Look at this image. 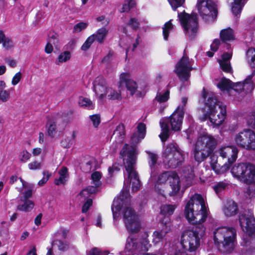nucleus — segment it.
<instances>
[{
  "label": "nucleus",
  "mask_w": 255,
  "mask_h": 255,
  "mask_svg": "<svg viewBox=\"0 0 255 255\" xmlns=\"http://www.w3.org/2000/svg\"><path fill=\"white\" fill-rule=\"evenodd\" d=\"M184 215L188 222L196 226L183 231L181 237V244L186 251H196L200 246L205 235V228L202 224L207 217V210L203 197L195 194L186 203Z\"/></svg>",
  "instance_id": "obj_1"
},
{
  "label": "nucleus",
  "mask_w": 255,
  "mask_h": 255,
  "mask_svg": "<svg viewBox=\"0 0 255 255\" xmlns=\"http://www.w3.org/2000/svg\"><path fill=\"white\" fill-rule=\"evenodd\" d=\"M137 131H135L131 137V143L132 145L128 146L125 144L120 152V157L123 158L124 161L125 168L127 174L125 173V181L127 182L124 183V188L121 192H128L129 183L132 185V191L133 192L138 191L140 187V182L137 172L135 170L137 149L135 145L138 143L144 138L146 133V126L142 123H140L137 126ZM129 193V192H128Z\"/></svg>",
  "instance_id": "obj_2"
},
{
  "label": "nucleus",
  "mask_w": 255,
  "mask_h": 255,
  "mask_svg": "<svg viewBox=\"0 0 255 255\" xmlns=\"http://www.w3.org/2000/svg\"><path fill=\"white\" fill-rule=\"evenodd\" d=\"M122 210L124 221L127 230L130 233H136L140 228L137 215L130 207V196L128 191H123L122 194L114 200L112 206L113 218L119 217V212Z\"/></svg>",
  "instance_id": "obj_3"
},
{
  "label": "nucleus",
  "mask_w": 255,
  "mask_h": 255,
  "mask_svg": "<svg viewBox=\"0 0 255 255\" xmlns=\"http://www.w3.org/2000/svg\"><path fill=\"white\" fill-rule=\"evenodd\" d=\"M208 99L205 102V109L206 113L200 116L201 113H204V110L199 111V119L202 121H205L209 119L210 122L215 126H219L224 122L226 114V107L222 105V103L218 101L213 95L208 94L203 89L202 97L205 100Z\"/></svg>",
  "instance_id": "obj_4"
},
{
  "label": "nucleus",
  "mask_w": 255,
  "mask_h": 255,
  "mask_svg": "<svg viewBox=\"0 0 255 255\" xmlns=\"http://www.w3.org/2000/svg\"><path fill=\"white\" fill-rule=\"evenodd\" d=\"M239 222L246 232L241 243L242 253L245 255H252L255 253V219L251 214H242Z\"/></svg>",
  "instance_id": "obj_5"
},
{
  "label": "nucleus",
  "mask_w": 255,
  "mask_h": 255,
  "mask_svg": "<svg viewBox=\"0 0 255 255\" xmlns=\"http://www.w3.org/2000/svg\"><path fill=\"white\" fill-rule=\"evenodd\" d=\"M150 180L154 183V189L155 191L162 196L166 194L165 185L168 181L172 189L169 194L170 196H174L177 194L180 189L179 177L177 174L174 171H167L160 173L156 178V172L153 179L150 177Z\"/></svg>",
  "instance_id": "obj_6"
},
{
  "label": "nucleus",
  "mask_w": 255,
  "mask_h": 255,
  "mask_svg": "<svg viewBox=\"0 0 255 255\" xmlns=\"http://www.w3.org/2000/svg\"><path fill=\"white\" fill-rule=\"evenodd\" d=\"M217 145V139L211 135L199 136L192 151L194 159L198 162L204 161L212 153Z\"/></svg>",
  "instance_id": "obj_7"
},
{
  "label": "nucleus",
  "mask_w": 255,
  "mask_h": 255,
  "mask_svg": "<svg viewBox=\"0 0 255 255\" xmlns=\"http://www.w3.org/2000/svg\"><path fill=\"white\" fill-rule=\"evenodd\" d=\"M214 240L219 250L223 253L231 252L235 245L236 230L231 227H222L214 232Z\"/></svg>",
  "instance_id": "obj_8"
},
{
  "label": "nucleus",
  "mask_w": 255,
  "mask_h": 255,
  "mask_svg": "<svg viewBox=\"0 0 255 255\" xmlns=\"http://www.w3.org/2000/svg\"><path fill=\"white\" fill-rule=\"evenodd\" d=\"M184 114L175 111L168 118L162 119L159 122L161 132L159 137L162 142H165L168 138L170 134L169 126L172 130L178 131L181 130Z\"/></svg>",
  "instance_id": "obj_9"
},
{
  "label": "nucleus",
  "mask_w": 255,
  "mask_h": 255,
  "mask_svg": "<svg viewBox=\"0 0 255 255\" xmlns=\"http://www.w3.org/2000/svg\"><path fill=\"white\" fill-rule=\"evenodd\" d=\"M93 87L95 93L102 101L106 98L112 100L122 99L120 91L108 87L105 79L102 76H98L95 79L93 82Z\"/></svg>",
  "instance_id": "obj_10"
},
{
  "label": "nucleus",
  "mask_w": 255,
  "mask_h": 255,
  "mask_svg": "<svg viewBox=\"0 0 255 255\" xmlns=\"http://www.w3.org/2000/svg\"><path fill=\"white\" fill-rule=\"evenodd\" d=\"M163 162L169 168H175L184 161L183 155L175 143H168L162 153Z\"/></svg>",
  "instance_id": "obj_11"
},
{
  "label": "nucleus",
  "mask_w": 255,
  "mask_h": 255,
  "mask_svg": "<svg viewBox=\"0 0 255 255\" xmlns=\"http://www.w3.org/2000/svg\"><path fill=\"white\" fill-rule=\"evenodd\" d=\"M233 176L240 181L251 184L255 182V166L251 164H235L231 170Z\"/></svg>",
  "instance_id": "obj_12"
},
{
  "label": "nucleus",
  "mask_w": 255,
  "mask_h": 255,
  "mask_svg": "<svg viewBox=\"0 0 255 255\" xmlns=\"http://www.w3.org/2000/svg\"><path fill=\"white\" fill-rule=\"evenodd\" d=\"M150 246L146 238H143L140 241L139 244L137 239L128 238L125 247V253L127 255H138L140 254L145 255V253L140 252L147 251Z\"/></svg>",
  "instance_id": "obj_13"
},
{
  "label": "nucleus",
  "mask_w": 255,
  "mask_h": 255,
  "mask_svg": "<svg viewBox=\"0 0 255 255\" xmlns=\"http://www.w3.org/2000/svg\"><path fill=\"white\" fill-rule=\"evenodd\" d=\"M197 7L199 14L205 21L214 20L217 10L216 5L211 0H198Z\"/></svg>",
  "instance_id": "obj_14"
},
{
  "label": "nucleus",
  "mask_w": 255,
  "mask_h": 255,
  "mask_svg": "<svg viewBox=\"0 0 255 255\" xmlns=\"http://www.w3.org/2000/svg\"><path fill=\"white\" fill-rule=\"evenodd\" d=\"M178 17L186 34L190 38H193L198 30V24L197 14L189 15L186 13H178Z\"/></svg>",
  "instance_id": "obj_15"
},
{
  "label": "nucleus",
  "mask_w": 255,
  "mask_h": 255,
  "mask_svg": "<svg viewBox=\"0 0 255 255\" xmlns=\"http://www.w3.org/2000/svg\"><path fill=\"white\" fill-rule=\"evenodd\" d=\"M234 140L239 146L255 150V133L251 129H244L239 132L235 135Z\"/></svg>",
  "instance_id": "obj_16"
},
{
  "label": "nucleus",
  "mask_w": 255,
  "mask_h": 255,
  "mask_svg": "<svg viewBox=\"0 0 255 255\" xmlns=\"http://www.w3.org/2000/svg\"><path fill=\"white\" fill-rule=\"evenodd\" d=\"M193 69L189 57L184 52L180 60L177 63L175 71L182 81H186L190 77V72Z\"/></svg>",
  "instance_id": "obj_17"
},
{
  "label": "nucleus",
  "mask_w": 255,
  "mask_h": 255,
  "mask_svg": "<svg viewBox=\"0 0 255 255\" xmlns=\"http://www.w3.org/2000/svg\"><path fill=\"white\" fill-rule=\"evenodd\" d=\"M168 218H165L162 221L163 224L161 230H157L153 233L152 242L154 244H158L163 241L166 235L171 231V223Z\"/></svg>",
  "instance_id": "obj_18"
},
{
  "label": "nucleus",
  "mask_w": 255,
  "mask_h": 255,
  "mask_svg": "<svg viewBox=\"0 0 255 255\" xmlns=\"http://www.w3.org/2000/svg\"><path fill=\"white\" fill-rule=\"evenodd\" d=\"M255 75V70L247 76L244 81L235 83V90L237 92L244 91L246 93L252 92L255 88V83L253 80Z\"/></svg>",
  "instance_id": "obj_19"
},
{
  "label": "nucleus",
  "mask_w": 255,
  "mask_h": 255,
  "mask_svg": "<svg viewBox=\"0 0 255 255\" xmlns=\"http://www.w3.org/2000/svg\"><path fill=\"white\" fill-rule=\"evenodd\" d=\"M67 114L65 113H59L52 119L49 120L46 126L48 135L50 137H54L57 131V124L58 121L61 119L66 121Z\"/></svg>",
  "instance_id": "obj_20"
},
{
  "label": "nucleus",
  "mask_w": 255,
  "mask_h": 255,
  "mask_svg": "<svg viewBox=\"0 0 255 255\" xmlns=\"http://www.w3.org/2000/svg\"><path fill=\"white\" fill-rule=\"evenodd\" d=\"M129 72L123 73L120 75L119 83L120 86L125 85L131 95H133L137 89V84L135 82L130 78Z\"/></svg>",
  "instance_id": "obj_21"
},
{
  "label": "nucleus",
  "mask_w": 255,
  "mask_h": 255,
  "mask_svg": "<svg viewBox=\"0 0 255 255\" xmlns=\"http://www.w3.org/2000/svg\"><path fill=\"white\" fill-rule=\"evenodd\" d=\"M169 98V91L167 90L165 92H158L154 99V102H157L158 105L156 106L158 108L160 113H162L166 107L165 103L168 101Z\"/></svg>",
  "instance_id": "obj_22"
},
{
  "label": "nucleus",
  "mask_w": 255,
  "mask_h": 255,
  "mask_svg": "<svg viewBox=\"0 0 255 255\" xmlns=\"http://www.w3.org/2000/svg\"><path fill=\"white\" fill-rule=\"evenodd\" d=\"M231 57V53H224L222 56V59L218 60L220 67L225 72L231 73L232 72L230 61Z\"/></svg>",
  "instance_id": "obj_23"
},
{
  "label": "nucleus",
  "mask_w": 255,
  "mask_h": 255,
  "mask_svg": "<svg viewBox=\"0 0 255 255\" xmlns=\"http://www.w3.org/2000/svg\"><path fill=\"white\" fill-rule=\"evenodd\" d=\"M225 215L227 217H231L237 213L238 209L237 204L233 200L226 202L223 209Z\"/></svg>",
  "instance_id": "obj_24"
},
{
  "label": "nucleus",
  "mask_w": 255,
  "mask_h": 255,
  "mask_svg": "<svg viewBox=\"0 0 255 255\" xmlns=\"http://www.w3.org/2000/svg\"><path fill=\"white\" fill-rule=\"evenodd\" d=\"M148 154V164L151 170V177L153 179L155 175V172L157 167V155L150 151H146Z\"/></svg>",
  "instance_id": "obj_25"
},
{
  "label": "nucleus",
  "mask_w": 255,
  "mask_h": 255,
  "mask_svg": "<svg viewBox=\"0 0 255 255\" xmlns=\"http://www.w3.org/2000/svg\"><path fill=\"white\" fill-rule=\"evenodd\" d=\"M125 135V127L123 124H120L117 126L114 131L113 136L117 140V142L122 143Z\"/></svg>",
  "instance_id": "obj_26"
},
{
  "label": "nucleus",
  "mask_w": 255,
  "mask_h": 255,
  "mask_svg": "<svg viewBox=\"0 0 255 255\" xmlns=\"http://www.w3.org/2000/svg\"><path fill=\"white\" fill-rule=\"evenodd\" d=\"M59 177L56 178L54 180V183L56 185H64L68 177V169L66 167H62L58 171Z\"/></svg>",
  "instance_id": "obj_27"
},
{
  "label": "nucleus",
  "mask_w": 255,
  "mask_h": 255,
  "mask_svg": "<svg viewBox=\"0 0 255 255\" xmlns=\"http://www.w3.org/2000/svg\"><path fill=\"white\" fill-rule=\"evenodd\" d=\"M232 152L228 153L227 156V162L224 164L226 168H229L230 166L234 163L238 157L239 149L237 147H233Z\"/></svg>",
  "instance_id": "obj_28"
},
{
  "label": "nucleus",
  "mask_w": 255,
  "mask_h": 255,
  "mask_svg": "<svg viewBox=\"0 0 255 255\" xmlns=\"http://www.w3.org/2000/svg\"><path fill=\"white\" fill-rule=\"evenodd\" d=\"M246 3L245 0H234L232 3L231 10L235 16L240 15Z\"/></svg>",
  "instance_id": "obj_29"
},
{
  "label": "nucleus",
  "mask_w": 255,
  "mask_h": 255,
  "mask_svg": "<svg viewBox=\"0 0 255 255\" xmlns=\"http://www.w3.org/2000/svg\"><path fill=\"white\" fill-rule=\"evenodd\" d=\"M108 33V30L105 27H103L99 29L95 33L91 36H93L94 41L96 40L99 43H102L103 42Z\"/></svg>",
  "instance_id": "obj_30"
},
{
  "label": "nucleus",
  "mask_w": 255,
  "mask_h": 255,
  "mask_svg": "<svg viewBox=\"0 0 255 255\" xmlns=\"http://www.w3.org/2000/svg\"><path fill=\"white\" fill-rule=\"evenodd\" d=\"M220 38L224 42L233 40L234 39L233 30L231 28L222 30L220 32Z\"/></svg>",
  "instance_id": "obj_31"
},
{
  "label": "nucleus",
  "mask_w": 255,
  "mask_h": 255,
  "mask_svg": "<svg viewBox=\"0 0 255 255\" xmlns=\"http://www.w3.org/2000/svg\"><path fill=\"white\" fill-rule=\"evenodd\" d=\"M77 135V132L73 131L70 136H66L61 141V145L64 148L70 147L75 142Z\"/></svg>",
  "instance_id": "obj_32"
},
{
  "label": "nucleus",
  "mask_w": 255,
  "mask_h": 255,
  "mask_svg": "<svg viewBox=\"0 0 255 255\" xmlns=\"http://www.w3.org/2000/svg\"><path fill=\"white\" fill-rule=\"evenodd\" d=\"M22 204H19L17 206L18 210L24 212H29L31 210L34 206V204L31 200H20Z\"/></svg>",
  "instance_id": "obj_33"
},
{
  "label": "nucleus",
  "mask_w": 255,
  "mask_h": 255,
  "mask_svg": "<svg viewBox=\"0 0 255 255\" xmlns=\"http://www.w3.org/2000/svg\"><path fill=\"white\" fill-rule=\"evenodd\" d=\"M235 83H233L231 81L228 79H222L218 84V87L221 91L228 90L230 88H232L235 90L234 85Z\"/></svg>",
  "instance_id": "obj_34"
},
{
  "label": "nucleus",
  "mask_w": 255,
  "mask_h": 255,
  "mask_svg": "<svg viewBox=\"0 0 255 255\" xmlns=\"http://www.w3.org/2000/svg\"><path fill=\"white\" fill-rule=\"evenodd\" d=\"M234 145L221 146L218 148L216 153L222 158H227V154L232 152Z\"/></svg>",
  "instance_id": "obj_35"
},
{
  "label": "nucleus",
  "mask_w": 255,
  "mask_h": 255,
  "mask_svg": "<svg viewBox=\"0 0 255 255\" xmlns=\"http://www.w3.org/2000/svg\"><path fill=\"white\" fill-rule=\"evenodd\" d=\"M248 64L252 68H255V48H251L246 52Z\"/></svg>",
  "instance_id": "obj_36"
},
{
  "label": "nucleus",
  "mask_w": 255,
  "mask_h": 255,
  "mask_svg": "<svg viewBox=\"0 0 255 255\" xmlns=\"http://www.w3.org/2000/svg\"><path fill=\"white\" fill-rule=\"evenodd\" d=\"M99 186H89L87 188L83 190L80 193L81 196L87 198L90 196L91 194L97 192Z\"/></svg>",
  "instance_id": "obj_37"
},
{
  "label": "nucleus",
  "mask_w": 255,
  "mask_h": 255,
  "mask_svg": "<svg viewBox=\"0 0 255 255\" xmlns=\"http://www.w3.org/2000/svg\"><path fill=\"white\" fill-rule=\"evenodd\" d=\"M71 57V53L68 51H65L61 52L57 57L56 63L58 64L59 63L66 62L70 59Z\"/></svg>",
  "instance_id": "obj_38"
},
{
  "label": "nucleus",
  "mask_w": 255,
  "mask_h": 255,
  "mask_svg": "<svg viewBox=\"0 0 255 255\" xmlns=\"http://www.w3.org/2000/svg\"><path fill=\"white\" fill-rule=\"evenodd\" d=\"M176 208L175 205H164L161 207L160 213L163 215L172 214Z\"/></svg>",
  "instance_id": "obj_39"
},
{
  "label": "nucleus",
  "mask_w": 255,
  "mask_h": 255,
  "mask_svg": "<svg viewBox=\"0 0 255 255\" xmlns=\"http://www.w3.org/2000/svg\"><path fill=\"white\" fill-rule=\"evenodd\" d=\"M163 29V34L164 39L165 40H167L169 33L173 29V26L171 23V20L166 22L162 28Z\"/></svg>",
  "instance_id": "obj_40"
},
{
  "label": "nucleus",
  "mask_w": 255,
  "mask_h": 255,
  "mask_svg": "<svg viewBox=\"0 0 255 255\" xmlns=\"http://www.w3.org/2000/svg\"><path fill=\"white\" fill-rule=\"evenodd\" d=\"M79 104L80 106L86 107L89 109H93L94 107L92 101L89 99L83 97L79 98Z\"/></svg>",
  "instance_id": "obj_41"
},
{
  "label": "nucleus",
  "mask_w": 255,
  "mask_h": 255,
  "mask_svg": "<svg viewBox=\"0 0 255 255\" xmlns=\"http://www.w3.org/2000/svg\"><path fill=\"white\" fill-rule=\"evenodd\" d=\"M57 42V39L56 38V34L52 35L51 38L50 39L49 41L46 44L45 47V51L46 53L50 54L53 51L52 44H55Z\"/></svg>",
  "instance_id": "obj_42"
},
{
  "label": "nucleus",
  "mask_w": 255,
  "mask_h": 255,
  "mask_svg": "<svg viewBox=\"0 0 255 255\" xmlns=\"http://www.w3.org/2000/svg\"><path fill=\"white\" fill-rule=\"evenodd\" d=\"M52 247L57 246L58 249L62 251H66L69 248V244L67 242H63L61 240H55L52 244Z\"/></svg>",
  "instance_id": "obj_43"
},
{
  "label": "nucleus",
  "mask_w": 255,
  "mask_h": 255,
  "mask_svg": "<svg viewBox=\"0 0 255 255\" xmlns=\"http://www.w3.org/2000/svg\"><path fill=\"white\" fill-rule=\"evenodd\" d=\"M101 173L99 171H95L91 175V179L93 184L96 186H100L101 185Z\"/></svg>",
  "instance_id": "obj_44"
},
{
  "label": "nucleus",
  "mask_w": 255,
  "mask_h": 255,
  "mask_svg": "<svg viewBox=\"0 0 255 255\" xmlns=\"http://www.w3.org/2000/svg\"><path fill=\"white\" fill-rule=\"evenodd\" d=\"M31 156V153L27 150H23L19 153L18 158L21 162L25 163L30 159Z\"/></svg>",
  "instance_id": "obj_45"
},
{
  "label": "nucleus",
  "mask_w": 255,
  "mask_h": 255,
  "mask_svg": "<svg viewBox=\"0 0 255 255\" xmlns=\"http://www.w3.org/2000/svg\"><path fill=\"white\" fill-rule=\"evenodd\" d=\"M135 1L134 0H127L125 1V2L123 5L122 10L121 12H127L130 10V8H132L135 5Z\"/></svg>",
  "instance_id": "obj_46"
},
{
  "label": "nucleus",
  "mask_w": 255,
  "mask_h": 255,
  "mask_svg": "<svg viewBox=\"0 0 255 255\" xmlns=\"http://www.w3.org/2000/svg\"><path fill=\"white\" fill-rule=\"evenodd\" d=\"M26 190L23 192V195L20 197V200H29V198H31L32 195V187L30 185H28Z\"/></svg>",
  "instance_id": "obj_47"
},
{
  "label": "nucleus",
  "mask_w": 255,
  "mask_h": 255,
  "mask_svg": "<svg viewBox=\"0 0 255 255\" xmlns=\"http://www.w3.org/2000/svg\"><path fill=\"white\" fill-rule=\"evenodd\" d=\"M227 184L224 182H220L214 185L213 189L217 194H219L223 191L226 187Z\"/></svg>",
  "instance_id": "obj_48"
},
{
  "label": "nucleus",
  "mask_w": 255,
  "mask_h": 255,
  "mask_svg": "<svg viewBox=\"0 0 255 255\" xmlns=\"http://www.w3.org/2000/svg\"><path fill=\"white\" fill-rule=\"evenodd\" d=\"M10 98V93L8 91L3 90L0 91V101L5 103L9 100Z\"/></svg>",
  "instance_id": "obj_49"
},
{
  "label": "nucleus",
  "mask_w": 255,
  "mask_h": 255,
  "mask_svg": "<svg viewBox=\"0 0 255 255\" xmlns=\"http://www.w3.org/2000/svg\"><path fill=\"white\" fill-rule=\"evenodd\" d=\"M168 1L173 9L175 10L177 7L181 6L184 3L185 0H168Z\"/></svg>",
  "instance_id": "obj_50"
},
{
  "label": "nucleus",
  "mask_w": 255,
  "mask_h": 255,
  "mask_svg": "<svg viewBox=\"0 0 255 255\" xmlns=\"http://www.w3.org/2000/svg\"><path fill=\"white\" fill-rule=\"evenodd\" d=\"M94 41V38L93 36H89L82 46L81 49L83 51L87 50L88 49L90 48L91 44L93 43Z\"/></svg>",
  "instance_id": "obj_51"
},
{
  "label": "nucleus",
  "mask_w": 255,
  "mask_h": 255,
  "mask_svg": "<svg viewBox=\"0 0 255 255\" xmlns=\"http://www.w3.org/2000/svg\"><path fill=\"white\" fill-rule=\"evenodd\" d=\"M109 252L107 251L102 252L97 248H94L88 253V255H108Z\"/></svg>",
  "instance_id": "obj_52"
},
{
  "label": "nucleus",
  "mask_w": 255,
  "mask_h": 255,
  "mask_svg": "<svg viewBox=\"0 0 255 255\" xmlns=\"http://www.w3.org/2000/svg\"><path fill=\"white\" fill-rule=\"evenodd\" d=\"M28 168L30 170H39L41 168V163L36 160L33 161L28 164Z\"/></svg>",
  "instance_id": "obj_53"
},
{
  "label": "nucleus",
  "mask_w": 255,
  "mask_h": 255,
  "mask_svg": "<svg viewBox=\"0 0 255 255\" xmlns=\"http://www.w3.org/2000/svg\"><path fill=\"white\" fill-rule=\"evenodd\" d=\"M88 26V24L85 22H80L76 24L73 29L74 32H79L82 30L85 29Z\"/></svg>",
  "instance_id": "obj_54"
},
{
  "label": "nucleus",
  "mask_w": 255,
  "mask_h": 255,
  "mask_svg": "<svg viewBox=\"0 0 255 255\" xmlns=\"http://www.w3.org/2000/svg\"><path fill=\"white\" fill-rule=\"evenodd\" d=\"M90 119L94 127L97 128L100 123V117L99 115L90 116Z\"/></svg>",
  "instance_id": "obj_55"
},
{
  "label": "nucleus",
  "mask_w": 255,
  "mask_h": 255,
  "mask_svg": "<svg viewBox=\"0 0 255 255\" xmlns=\"http://www.w3.org/2000/svg\"><path fill=\"white\" fill-rule=\"evenodd\" d=\"M43 177L40 181H39L38 184L39 186H43L49 179L50 174L47 171H44L43 172Z\"/></svg>",
  "instance_id": "obj_56"
},
{
  "label": "nucleus",
  "mask_w": 255,
  "mask_h": 255,
  "mask_svg": "<svg viewBox=\"0 0 255 255\" xmlns=\"http://www.w3.org/2000/svg\"><path fill=\"white\" fill-rule=\"evenodd\" d=\"M187 102V98L183 97L182 98L181 104L178 106L176 111L179 112H182L184 114V107Z\"/></svg>",
  "instance_id": "obj_57"
},
{
  "label": "nucleus",
  "mask_w": 255,
  "mask_h": 255,
  "mask_svg": "<svg viewBox=\"0 0 255 255\" xmlns=\"http://www.w3.org/2000/svg\"><path fill=\"white\" fill-rule=\"evenodd\" d=\"M128 25L133 29H137L140 25L139 22L136 18H131L128 22Z\"/></svg>",
  "instance_id": "obj_58"
},
{
  "label": "nucleus",
  "mask_w": 255,
  "mask_h": 255,
  "mask_svg": "<svg viewBox=\"0 0 255 255\" xmlns=\"http://www.w3.org/2000/svg\"><path fill=\"white\" fill-rule=\"evenodd\" d=\"M21 77L22 75L20 72L16 73L12 78L11 81L12 85L13 86L17 85L20 81Z\"/></svg>",
  "instance_id": "obj_59"
},
{
  "label": "nucleus",
  "mask_w": 255,
  "mask_h": 255,
  "mask_svg": "<svg viewBox=\"0 0 255 255\" xmlns=\"http://www.w3.org/2000/svg\"><path fill=\"white\" fill-rule=\"evenodd\" d=\"M2 42L3 46L6 49L10 48L13 46L12 41L8 38H5Z\"/></svg>",
  "instance_id": "obj_60"
},
{
  "label": "nucleus",
  "mask_w": 255,
  "mask_h": 255,
  "mask_svg": "<svg viewBox=\"0 0 255 255\" xmlns=\"http://www.w3.org/2000/svg\"><path fill=\"white\" fill-rule=\"evenodd\" d=\"M247 124L250 128L255 129V112L248 119Z\"/></svg>",
  "instance_id": "obj_61"
},
{
  "label": "nucleus",
  "mask_w": 255,
  "mask_h": 255,
  "mask_svg": "<svg viewBox=\"0 0 255 255\" xmlns=\"http://www.w3.org/2000/svg\"><path fill=\"white\" fill-rule=\"evenodd\" d=\"M247 193L249 198L255 197V184L251 185L249 186L247 191Z\"/></svg>",
  "instance_id": "obj_62"
},
{
  "label": "nucleus",
  "mask_w": 255,
  "mask_h": 255,
  "mask_svg": "<svg viewBox=\"0 0 255 255\" xmlns=\"http://www.w3.org/2000/svg\"><path fill=\"white\" fill-rule=\"evenodd\" d=\"M92 204V200L91 199H89L87 200V201L83 205L82 207V212L86 213L89 210L90 207Z\"/></svg>",
  "instance_id": "obj_63"
},
{
  "label": "nucleus",
  "mask_w": 255,
  "mask_h": 255,
  "mask_svg": "<svg viewBox=\"0 0 255 255\" xmlns=\"http://www.w3.org/2000/svg\"><path fill=\"white\" fill-rule=\"evenodd\" d=\"M220 44V41L219 39H215L211 45V50L213 52L217 51Z\"/></svg>",
  "instance_id": "obj_64"
}]
</instances>
